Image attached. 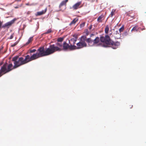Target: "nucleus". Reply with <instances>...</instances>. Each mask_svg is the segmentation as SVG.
Returning <instances> with one entry per match:
<instances>
[{
	"mask_svg": "<svg viewBox=\"0 0 146 146\" xmlns=\"http://www.w3.org/2000/svg\"><path fill=\"white\" fill-rule=\"evenodd\" d=\"M36 51V50L35 49H34L32 50L29 49V51L28 52V53H29V52H28L29 51V53H32L33 52H35Z\"/></svg>",
	"mask_w": 146,
	"mask_h": 146,
	"instance_id": "obj_27",
	"label": "nucleus"
},
{
	"mask_svg": "<svg viewBox=\"0 0 146 146\" xmlns=\"http://www.w3.org/2000/svg\"><path fill=\"white\" fill-rule=\"evenodd\" d=\"M33 36L30 37L28 39L27 42H26L25 44H24L23 45H22L21 47H23L24 46H25L28 45L33 40Z\"/></svg>",
	"mask_w": 146,
	"mask_h": 146,
	"instance_id": "obj_16",
	"label": "nucleus"
},
{
	"mask_svg": "<svg viewBox=\"0 0 146 146\" xmlns=\"http://www.w3.org/2000/svg\"><path fill=\"white\" fill-rule=\"evenodd\" d=\"M26 26V25H23V29H24L25 28Z\"/></svg>",
	"mask_w": 146,
	"mask_h": 146,
	"instance_id": "obj_47",
	"label": "nucleus"
},
{
	"mask_svg": "<svg viewBox=\"0 0 146 146\" xmlns=\"http://www.w3.org/2000/svg\"><path fill=\"white\" fill-rule=\"evenodd\" d=\"M7 49L5 51V53L6 52H7Z\"/></svg>",
	"mask_w": 146,
	"mask_h": 146,
	"instance_id": "obj_56",
	"label": "nucleus"
},
{
	"mask_svg": "<svg viewBox=\"0 0 146 146\" xmlns=\"http://www.w3.org/2000/svg\"><path fill=\"white\" fill-rule=\"evenodd\" d=\"M109 31V27L108 25H107L105 29V32L106 35H108V33Z\"/></svg>",
	"mask_w": 146,
	"mask_h": 146,
	"instance_id": "obj_22",
	"label": "nucleus"
},
{
	"mask_svg": "<svg viewBox=\"0 0 146 146\" xmlns=\"http://www.w3.org/2000/svg\"><path fill=\"white\" fill-rule=\"evenodd\" d=\"M104 16L102 14L100 15L98 18L97 21L98 23L102 22V19L103 17Z\"/></svg>",
	"mask_w": 146,
	"mask_h": 146,
	"instance_id": "obj_21",
	"label": "nucleus"
},
{
	"mask_svg": "<svg viewBox=\"0 0 146 146\" xmlns=\"http://www.w3.org/2000/svg\"><path fill=\"white\" fill-rule=\"evenodd\" d=\"M101 43H98L97 44V46H101L102 47L107 48L110 47V46L106 44V43H105L102 42H101Z\"/></svg>",
	"mask_w": 146,
	"mask_h": 146,
	"instance_id": "obj_13",
	"label": "nucleus"
},
{
	"mask_svg": "<svg viewBox=\"0 0 146 146\" xmlns=\"http://www.w3.org/2000/svg\"><path fill=\"white\" fill-rule=\"evenodd\" d=\"M13 64L12 63H11L9 64V65H8V64L7 63V72H9L11 71L13 69H14L13 68Z\"/></svg>",
	"mask_w": 146,
	"mask_h": 146,
	"instance_id": "obj_15",
	"label": "nucleus"
},
{
	"mask_svg": "<svg viewBox=\"0 0 146 146\" xmlns=\"http://www.w3.org/2000/svg\"><path fill=\"white\" fill-rule=\"evenodd\" d=\"M94 35L93 33H92L90 35V37H92L93 36H94Z\"/></svg>",
	"mask_w": 146,
	"mask_h": 146,
	"instance_id": "obj_41",
	"label": "nucleus"
},
{
	"mask_svg": "<svg viewBox=\"0 0 146 146\" xmlns=\"http://www.w3.org/2000/svg\"><path fill=\"white\" fill-rule=\"evenodd\" d=\"M111 48L114 49H116L117 48V47H114L113 46H112L111 47Z\"/></svg>",
	"mask_w": 146,
	"mask_h": 146,
	"instance_id": "obj_42",
	"label": "nucleus"
},
{
	"mask_svg": "<svg viewBox=\"0 0 146 146\" xmlns=\"http://www.w3.org/2000/svg\"><path fill=\"white\" fill-rule=\"evenodd\" d=\"M47 10V8H46L44 10H42L41 11L37 12L35 14V15L36 16L41 15L44 14L46 12Z\"/></svg>",
	"mask_w": 146,
	"mask_h": 146,
	"instance_id": "obj_8",
	"label": "nucleus"
},
{
	"mask_svg": "<svg viewBox=\"0 0 146 146\" xmlns=\"http://www.w3.org/2000/svg\"><path fill=\"white\" fill-rule=\"evenodd\" d=\"M66 3L64 0L59 5V7L60 8V7L62 6L63 5H66Z\"/></svg>",
	"mask_w": 146,
	"mask_h": 146,
	"instance_id": "obj_24",
	"label": "nucleus"
},
{
	"mask_svg": "<svg viewBox=\"0 0 146 146\" xmlns=\"http://www.w3.org/2000/svg\"><path fill=\"white\" fill-rule=\"evenodd\" d=\"M93 40L90 37L88 38H86V41L88 43V44L89 45L90 44H91L93 42Z\"/></svg>",
	"mask_w": 146,
	"mask_h": 146,
	"instance_id": "obj_20",
	"label": "nucleus"
},
{
	"mask_svg": "<svg viewBox=\"0 0 146 146\" xmlns=\"http://www.w3.org/2000/svg\"><path fill=\"white\" fill-rule=\"evenodd\" d=\"M85 23L84 22L81 23L80 25V28H81L82 27H84L85 25Z\"/></svg>",
	"mask_w": 146,
	"mask_h": 146,
	"instance_id": "obj_35",
	"label": "nucleus"
},
{
	"mask_svg": "<svg viewBox=\"0 0 146 146\" xmlns=\"http://www.w3.org/2000/svg\"><path fill=\"white\" fill-rule=\"evenodd\" d=\"M124 25H123L119 30V33H120L121 32L123 31L124 29Z\"/></svg>",
	"mask_w": 146,
	"mask_h": 146,
	"instance_id": "obj_25",
	"label": "nucleus"
},
{
	"mask_svg": "<svg viewBox=\"0 0 146 146\" xmlns=\"http://www.w3.org/2000/svg\"><path fill=\"white\" fill-rule=\"evenodd\" d=\"M21 0H17V2H19V1H21Z\"/></svg>",
	"mask_w": 146,
	"mask_h": 146,
	"instance_id": "obj_52",
	"label": "nucleus"
},
{
	"mask_svg": "<svg viewBox=\"0 0 146 146\" xmlns=\"http://www.w3.org/2000/svg\"><path fill=\"white\" fill-rule=\"evenodd\" d=\"M38 56L40 57H42L47 56V51L46 48L44 49V46H41L38 48L37 50Z\"/></svg>",
	"mask_w": 146,
	"mask_h": 146,
	"instance_id": "obj_4",
	"label": "nucleus"
},
{
	"mask_svg": "<svg viewBox=\"0 0 146 146\" xmlns=\"http://www.w3.org/2000/svg\"><path fill=\"white\" fill-rule=\"evenodd\" d=\"M81 3V1L78 2L77 3L75 4L72 6V8L76 10L78 8V7L79 5ZM72 8V7H70V9H71Z\"/></svg>",
	"mask_w": 146,
	"mask_h": 146,
	"instance_id": "obj_10",
	"label": "nucleus"
},
{
	"mask_svg": "<svg viewBox=\"0 0 146 146\" xmlns=\"http://www.w3.org/2000/svg\"><path fill=\"white\" fill-rule=\"evenodd\" d=\"M100 41V37L99 38L98 36H97L96 38L93 40V45L91 46H93L94 44H97L98 42ZM89 46H90V45Z\"/></svg>",
	"mask_w": 146,
	"mask_h": 146,
	"instance_id": "obj_14",
	"label": "nucleus"
},
{
	"mask_svg": "<svg viewBox=\"0 0 146 146\" xmlns=\"http://www.w3.org/2000/svg\"><path fill=\"white\" fill-rule=\"evenodd\" d=\"M127 15L129 16L131 18H133V16H131L130 15H128V14H127Z\"/></svg>",
	"mask_w": 146,
	"mask_h": 146,
	"instance_id": "obj_45",
	"label": "nucleus"
},
{
	"mask_svg": "<svg viewBox=\"0 0 146 146\" xmlns=\"http://www.w3.org/2000/svg\"><path fill=\"white\" fill-rule=\"evenodd\" d=\"M108 17L107 18V19H106V21H107V20H108Z\"/></svg>",
	"mask_w": 146,
	"mask_h": 146,
	"instance_id": "obj_55",
	"label": "nucleus"
},
{
	"mask_svg": "<svg viewBox=\"0 0 146 146\" xmlns=\"http://www.w3.org/2000/svg\"><path fill=\"white\" fill-rule=\"evenodd\" d=\"M67 35H64L62 37H60L58 38L57 40V41L62 43L64 39Z\"/></svg>",
	"mask_w": 146,
	"mask_h": 146,
	"instance_id": "obj_18",
	"label": "nucleus"
},
{
	"mask_svg": "<svg viewBox=\"0 0 146 146\" xmlns=\"http://www.w3.org/2000/svg\"><path fill=\"white\" fill-rule=\"evenodd\" d=\"M111 33H110V35H111Z\"/></svg>",
	"mask_w": 146,
	"mask_h": 146,
	"instance_id": "obj_61",
	"label": "nucleus"
},
{
	"mask_svg": "<svg viewBox=\"0 0 146 146\" xmlns=\"http://www.w3.org/2000/svg\"><path fill=\"white\" fill-rule=\"evenodd\" d=\"M52 32V30L51 29H48L47 31L45 33V34H48Z\"/></svg>",
	"mask_w": 146,
	"mask_h": 146,
	"instance_id": "obj_34",
	"label": "nucleus"
},
{
	"mask_svg": "<svg viewBox=\"0 0 146 146\" xmlns=\"http://www.w3.org/2000/svg\"><path fill=\"white\" fill-rule=\"evenodd\" d=\"M143 29H145L143 28V29H142V30H143Z\"/></svg>",
	"mask_w": 146,
	"mask_h": 146,
	"instance_id": "obj_58",
	"label": "nucleus"
},
{
	"mask_svg": "<svg viewBox=\"0 0 146 146\" xmlns=\"http://www.w3.org/2000/svg\"><path fill=\"white\" fill-rule=\"evenodd\" d=\"M26 5H30L29 3H26Z\"/></svg>",
	"mask_w": 146,
	"mask_h": 146,
	"instance_id": "obj_46",
	"label": "nucleus"
},
{
	"mask_svg": "<svg viewBox=\"0 0 146 146\" xmlns=\"http://www.w3.org/2000/svg\"><path fill=\"white\" fill-rule=\"evenodd\" d=\"M119 33H120V35H121V34L120 33H119L118 31H116V35H117V34H119Z\"/></svg>",
	"mask_w": 146,
	"mask_h": 146,
	"instance_id": "obj_39",
	"label": "nucleus"
},
{
	"mask_svg": "<svg viewBox=\"0 0 146 146\" xmlns=\"http://www.w3.org/2000/svg\"><path fill=\"white\" fill-rule=\"evenodd\" d=\"M137 31V27L136 26H134L132 29L131 31Z\"/></svg>",
	"mask_w": 146,
	"mask_h": 146,
	"instance_id": "obj_33",
	"label": "nucleus"
},
{
	"mask_svg": "<svg viewBox=\"0 0 146 146\" xmlns=\"http://www.w3.org/2000/svg\"><path fill=\"white\" fill-rule=\"evenodd\" d=\"M3 64V62H0V66L2 65Z\"/></svg>",
	"mask_w": 146,
	"mask_h": 146,
	"instance_id": "obj_43",
	"label": "nucleus"
},
{
	"mask_svg": "<svg viewBox=\"0 0 146 146\" xmlns=\"http://www.w3.org/2000/svg\"><path fill=\"white\" fill-rule=\"evenodd\" d=\"M76 48L77 49H81L82 48V44H81V42L79 41L76 44Z\"/></svg>",
	"mask_w": 146,
	"mask_h": 146,
	"instance_id": "obj_17",
	"label": "nucleus"
},
{
	"mask_svg": "<svg viewBox=\"0 0 146 146\" xmlns=\"http://www.w3.org/2000/svg\"><path fill=\"white\" fill-rule=\"evenodd\" d=\"M115 39H119V38H116V37H115Z\"/></svg>",
	"mask_w": 146,
	"mask_h": 146,
	"instance_id": "obj_53",
	"label": "nucleus"
},
{
	"mask_svg": "<svg viewBox=\"0 0 146 146\" xmlns=\"http://www.w3.org/2000/svg\"><path fill=\"white\" fill-rule=\"evenodd\" d=\"M17 20L16 18H14V19L11 20L10 21L8 22L5 24L3 25L2 28L5 29L6 28L8 29L9 27L11 26L15 22V21Z\"/></svg>",
	"mask_w": 146,
	"mask_h": 146,
	"instance_id": "obj_5",
	"label": "nucleus"
},
{
	"mask_svg": "<svg viewBox=\"0 0 146 146\" xmlns=\"http://www.w3.org/2000/svg\"><path fill=\"white\" fill-rule=\"evenodd\" d=\"M92 25H91L89 27V29H90V30H91L92 28Z\"/></svg>",
	"mask_w": 146,
	"mask_h": 146,
	"instance_id": "obj_40",
	"label": "nucleus"
},
{
	"mask_svg": "<svg viewBox=\"0 0 146 146\" xmlns=\"http://www.w3.org/2000/svg\"><path fill=\"white\" fill-rule=\"evenodd\" d=\"M66 3L68 1V0H64Z\"/></svg>",
	"mask_w": 146,
	"mask_h": 146,
	"instance_id": "obj_48",
	"label": "nucleus"
},
{
	"mask_svg": "<svg viewBox=\"0 0 146 146\" xmlns=\"http://www.w3.org/2000/svg\"><path fill=\"white\" fill-rule=\"evenodd\" d=\"M85 32L86 33V34L84 35V36H86V37L89 35V32L88 31V29H86L85 30Z\"/></svg>",
	"mask_w": 146,
	"mask_h": 146,
	"instance_id": "obj_29",
	"label": "nucleus"
},
{
	"mask_svg": "<svg viewBox=\"0 0 146 146\" xmlns=\"http://www.w3.org/2000/svg\"><path fill=\"white\" fill-rule=\"evenodd\" d=\"M70 45L68 48V49L70 51L74 50L77 49L76 48V46L74 45V44H72L71 43H69Z\"/></svg>",
	"mask_w": 146,
	"mask_h": 146,
	"instance_id": "obj_11",
	"label": "nucleus"
},
{
	"mask_svg": "<svg viewBox=\"0 0 146 146\" xmlns=\"http://www.w3.org/2000/svg\"><path fill=\"white\" fill-rule=\"evenodd\" d=\"M133 106L132 105L131 107V108H132V107Z\"/></svg>",
	"mask_w": 146,
	"mask_h": 146,
	"instance_id": "obj_57",
	"label": "nucleus"
},
{
	"mask_svg": "<svg viewBox=\"0 0 146 146\" xmlns=\"http://www.w3.org/2000/svg\"><path fill=\"white\" fill-rule=\"evenodd\" d=\"M3 46H2V47H1V49H0V50H1V49H3Z\"/></svg>",
	"mask_w": 146,
	"mask_h": 146,
	"instance_id": "obj_54",
	"label": "nucleus"
},
{
	"mask_svg": "<svg viewBox=\"0 0 146 146\" xmlns=\"http://www.w3.org/2000/svg\"><path fill=\"white\" fill-rule=\"evenodd\" d=\"M55 45H56L57 46L60 47H62V43L58 42L57 41V42H56Z\"/></svg>",
	"mask_w": 146,
	"mask_h": 146,
	"instance_id": "obj_26",
	"label": "nucleus"
},
{
	"mask_svg": "<svg viewBox=\"0 0 146 146\" xmlns=\"http://www.w3.org/2000/svg\"><path fill=\"white\" fill-rule=\"evenodd\" d=\"M12 60L14 62L13 68L15 69L33 60L31 56L27 55L25 56V59L22 57H19V56L16 55L12 58Z\"/></svg>",
	"mask_w": 146,
	"mask_h": 146,
	"instance_id": "obj_1",
	"label": "nucleus"
},
{
	"mask_svg": "<svg viewBox=\"0 0 146 146\" xmlns=\"http://www.w3.org/2000/svg\"><path fill=\"white\" fill-rule=\"evenodd\" d=\"M19 42V41H17L15 42L13 44H12L11 45V47H13L15 46Z\"/></svg>",
	"mask_w": 146,
	"mask_h": 146,
	"instance_id": "obj_30",
	"label": "nucleus"
},
{
	"mask_svg": "<svg viewBox=\"0 0 146 146\" xmlns=\"http://www.w3.org/2000/svg\"><path fill=\"white\" fill-rule=\"evenodd\" d=\"M19 38L18 40L17 41H19Z\"/></svg>",
	"mask_w": 146,
	"mask_h": 146,
	"instance_id": "obj_60",
	"label": "nucleus"
},
{
	"mask_svg": "<svg viewBox=\"0 0 146 146\" xmlns=\"http://www.w3.org/2000/svg\"><path fill=\"white\" fill-rule=\"evenodd\" d=\"M115 11V10H114L113 9H112L110 14V15L111 17H112L114 15V13Z\"/></svg>",
	"mask_w": 146,
	"mask_h": 146,
	"instance_id": "obj_31",
	"label": "nucleus"
},
{
	"mask_svg": "<svg viewBox=\"0 0 146 146\" xmlns=\"http://www.w3.org/2000/svg\"><path fill=\"white\" fill-rule=\"evenodd\" d=\"M22 5V4H21V5H20V6H19V5H17V6L15 7H14L15 9H17V8H19V7H21Z\"/></svg>",
	"mask_w": 146,
	"mask_h": 146,
	"instance_id": "obj_38",
	"label": "nucleus"
},
{
	"mask_svg": "<svg viewBox=\"0 0 146 146\" xmlns=\"http://www.w3.org/2000/svg\"><path fill=\"white\" fill-rule=\"evenodd\" d=\"M128 32L127 31H125L122 34L123 36H126L128 35Z\"/></svg>",
	"mask_w": 146,
	"mask_h": 146,
	"instance_id": "obj_32",
	"label": "nucleus"
},
{
	"mask_svg": "<svg viewBox=\"0 0 146 146\" xmlns=\"http://www.w3.org/2000/svg\"><path fill=\"white\" fill-rule=\"evenodd\" d=\"M72 37L74 38V40L73 41V43H72V44H74L76 43V42L77 40L78 36H79V34H78L75 33L74 34L72 35Z\"/></svg>",
	"mask_w": 146,
	"mask_h": 146,
	"instance_id": "obj_12",
	"label": "nucleus"
},
{
	"mask_svg": "<svg viewBox=\"0 0 146 146\" xmlns=\"http://www.w3.org/2000/svg\"><path fill=\"white\" fill-rule=\"evenodd\" d=\"M30 55L32 60L36 59L40 57L39 56H38V53L37 52L36 53H34L32 55H31V54Z\"/></svg>",
	"mask_w": 146,
	"mask_h": 146,
	"instance_id": "obj_9",
	"label": "nucleus"
},
{
	"mask_svg": "<svg viewBox=\"0 0 146 146\" xmlns=\"http://www.w3.org/2000/svg\"><path fill=\"white\" fill-rule=\"evenodd\" d=\"M46 48L48 56L53 54L56 51H60L62 50V48L56 46L55 44H50L48 48Z\"/></svg>",
	"mask_w": 146,
	"mask_h": 146,
	"instance_id": "obj_3",
	"label": "nucleus"
},
{
	"mask_svg": "<svg viewBox=\"0 0 146 146\" xmlns=\"http://www.w3.org/2000/svg\"><path fill=\"white\" fill-rule=\"evenodd\" d=\"M143 29H145L143 28V29H142V30H143Z\"/></svg>",
	"mask_w": 146,
	"mask_h": 146,
	"instance_id": "obj_59",
	"label": "nucleus"
},
{
	"mask_svg": "<svg viewBox=\"0 0 146 146\" xmlns=\"http://www.w3.org/2000/svg\"><path fill=\"white\" fill-rule=\"evenodd\" d=\"M74 38H72L70 40H68L69 43H71L70 42H72L73 43V41L74 40Z\"/></svg>",
	"mask_w": 146,
	"mask_h": 146,
	"instance_id": "obj_36",
	"label": "nucleus"
},
{
	"mask_svg": "<svg viewBox=\"0 0 146 146\" xmlns=\"http://www.w3.org/2000/svg\"><path fill=\"white\" fill-rule=\"evenodd\" d=\"M73 24L72 23H71V22L69 24V25L70 26H71Z\"/></svg>",
	"mask_w": 146,
	"mask_h": 146,
	"instance_id": "obj_49",
	"label": "nucleus"
},
{
	"mask_svg": "<svg viewBox=\"0 0 146 146\" xmlns=\"http://www.w3.org/2000/svg\"><path fill=\"white\" fill-rule=\"evenodd\" d=\"M86 36H84V35H82L80 37V38H79V39H80V41L81 42H84L86 41Z\"/></svg>",
	"mask_w": 146,
	"mask_h": 146,
	"instance_id": "obj_19",
	"label": "nucleus"
},
{
	"mask_svg": "<svg viewBox=\"0 0 146 146\" xmlns=\"http://www.w3.org/2000/svg\"><path fill=\"white\" fill-rule=\"evenodd\" d=\"M29 14V11H28L27 12V14Z\"/></svg>",
	"mask_w": 146,
	"mask_h": 146,
	"instance_id": "obj_50",
	"label": "nucleus"
},
{
	"mask_svg": "<svg viewBox=\"0 0 146 146\" xmlns=\"http://www.w3.org/2000/svg\"><path fill=\"white\" fill-rule=\"evenodd\" d=\"M81 44H82V48L84 47H85L87 46V44L85 42V41L81 42Z\"/></svg>",
	"mask_w": 146,
	"mask_h": 146,
	"instance_id": "obj_28",
	"label": "nucleus"
},
{
	"mask_svg": "<svg viewBox=\"0 0 146 146\" xmlns=\"http://www.w3.org/2000/svg\"><path fill=\"white\" fill-rule=\"evenodd\" d=\"M2 73L1 72V70H0V77H1L2 75Z\"/></svg>",
	"mask_w": 146,
	"mask_h": 146,
	"instance_id": "obj_44",
	"label": "nucleus"
},
{
	"mask_svg": "<svg viewBox=\"0 0 146 146\" xmlns=\"http://www.w3.org/2000/svg\"><path fill=\"white\" fill-rule=\"evenodd\" d=\"M7 63L6 62L4 63L3 65L1 67V68L0 69L1 71V72L2 73H3V74L8 72H7Z\"/></svg>",
	"mask_w": 146,
	"mask_h": 146,
	"instance_id": "obj_6",
	"label": "nucleus"
},
{
	"mask_svg": "<svg viewBox=\"0 0 146 146\" xmlns=\"http://www.w3.org/2000/svg\"><path fill=\"white\" fill-rule=\"evenodd\" d=\"M100 42H102L105 43L108 46L111 45L112 46L114 45L116 46H118L120 45V43L119 42L116 41L115 42L113 41L108 35H105V36L102 35H100Z\"/></svg>",
	"mask_w": 146,
	"mask_h": 146,
	"instance_id": "obj_2",
	"label": "nucleus"
},
{
	"mask_svg": "<svg viewBox=\"0 0 146 146\" xmlns=\"http://www.w3.org/2000/svg\"><path fill=\"white\" fill-rule=\"evenodd\" d=\"M78 19L76 18L73 20L71 22L72 23L75 24L77 21H78Z\"/></svg>",
	"mask_w": 146,
	"mask_h": 146,
	"instance_id": "obj_23",
	"label": "nucleus"
},
{
	"mask_svg": "<svg viewBox=\"0 0 146 146\" xmlns=\"http://www.w3.org/2000/svg\"><path fill=\"white\" fill-rule=\"evenodd\" d=\"M68 39L67 38L66 40L65 41H64L63 42L62 46L63 48L62 49L64 51H67L69 48L70 44L69 43V42L68 43H67L66 42V41Z\"/></svg>",
	"mask_w": 146,
	"mask_h": 146,
	"instance_id": "obj_7",
	"label": "nucleus"
},
{
	"mask_svg": "<svg viewBox=\"0 0 146 146\" xmlns=\"http://www.w3.org/2000/svg\"><path fill=\"white\" fill-rule=\"evenodd\" d=\"M121 36H120L118 38L121 39Z\"/></svg>",
	"mask_w": 146,
	"mask_h": 146,
	"instance_id": "obj_51",
	"label": "nucleus"
},
{
	"mask_svg": "<svg viewBox=\"0 0 146 146\" xmlns=\"http://www.w3.org/2000/svg\"><path fill=\"white\" fill-rule=\"evenodd\" d=\"M14 35V33H13L10 36V37H9L8 38V39H12L13 37V35Z\"/></svg>",
	"mask_w": 146,
	"mask_h": 146,
	"instance_id": "obj_37",
	"label": "nucleus"
}]
</instances>
